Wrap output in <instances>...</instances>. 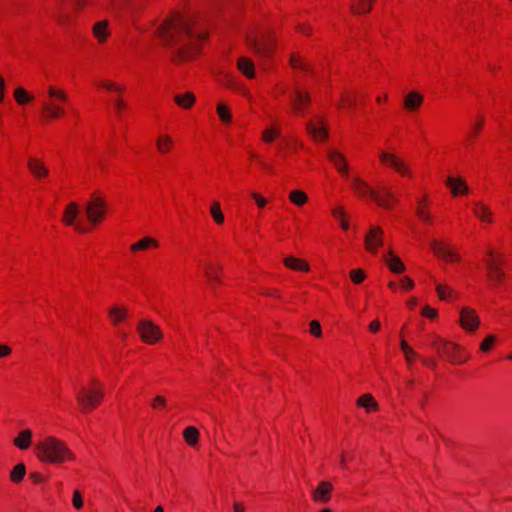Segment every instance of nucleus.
<instances>
[{
	"label": "nucleus",
	"instance_id": "1",
	"mask_svg": "<svg viewBox=\"0 0 512 512\" xmlns=\"http://www.w3.org/2000/svg\"><path fill=\"white\" fill-rule=\"evenodd\" d=\"M159 37L167 47H177L171 61L175 65L193 61L209 38V22L200 13L174 12L162 23Z\"/></svg>",
	"mask_w": 512,
	"mask_h": 512
},
{
	"label": "nucleus",
	"instance_id": "2",
	"mask_svg": "<svg viewBox=\"0 0 512 512\" xmlns=\"http://www.w3.org/2000/svg\"><path fill=\"white\" fill-rule=\"evenodd\" d=\"M34 452L37 459L45 464L62 465L76 460V455L68 445L55 436H47L39 441Z\"/></svg>",
	"mask_w": 512,
	"mask_h": 512
},
{
	"label": "nucleus",
	"instance_id": "3",
	"mask_svg": "<svg viewBox=\"0 0 512 512\" xmlns=\"http://www.w3.org/2000/svg\"><path fill=\"white\" fill-rule=\"evenodd\" d=\"M105 384L96 376L90 377L76 392L75 401L81 415L97 410L105 400Z\"/></svg>",
	"mask_w": 512,
	"mask_h": 512
},
{
	"label": "nucleus",
	"instance_id": "4",
	"mask_svg": "<svg viewBox=\"0 0 512 512\" xmlns=\"http://www.w3.org/2000/svg\"><path fill=\"white\" fill-rule=\"evenodd\" d=\"M48 96L50 101H44L40 112V121L44 124L52 123L54 120L62 118L65 114V108L62 104L68 102L67 93L56 86L48 87Z\"/></svg>",
	"mask_w": 512,
	"mask_h": 512
},
{
	"label": "nucleus",
	"instance_id": "5",
	"mask_svg": "<svg viewBox=\"0 0 512 512\" xmlns=\"http://www.w3.org/2000/svg\"><path fill=\"white\" fill-rule=\"evenodd\" d=\"M431 347L436 350L438 355L453 365H461L467 362L470 354L457 343L447 341L439 336H434Z\"/></svg>",
	"mask_w": 512,
	"mask_h": 512
},
{
	"label": "nucleus",
	"instance_id": "6",
	"mask_svg": "<svg viewBox=\"0 0 512 512\" xmlns=\"http://www.w3.org/2000/svg\"><path fill=\"white\" fill-rule=\"evenodd\" d=\"M246 45L262 57H270L276 49V36L271 30L250 32L246 36Z\"/></svg>",
	"mask_w": 512,
	"mask_h": 512
},
{
	"label": "nucleus",
	"instance_id": "7",
	"mask_svg": "<svg viewBox=\"0 0 512 512\" xmlns=\"http://www.w3.org/2000/svg\"><path fill=\"white\" fill-rule=\"evenodd\" d=\"M504 262V256L502 254H495L493 250H489L487 257L484 259L487 269V279L495 287L501 285L505 279L506 275L503 272Z\"/></svg>",
	"mask_w": 512,
	"mask_h": 512
},
{
	"label": "nucleus",
	"instance_id": "8",
	"mask_svg": "<svg viewBox=\"0 0 512 512\" xmlns=\"http://www.w3.org/2000/svg\"><path fill=\"white\" fill-rule=\"evenodd\" d=\"M96 85L107 92H114L116 94L113 99H109V102L113 104L116 117L121 118L123 112L128 110V104L123 98L126 86L112 80H100Z\"/></svg>",
	"mask_w": 512,
	"mask_h": 512
},
{
	"label": "nucleus",
	"instance_id": "9",
	"mask_svg": "<svg viewBox=\"0 0 512 512\" xmlns=\"http://www.w3.org/2000/svg\"><path fill=\"white\" fill-rule=\"evenodd\" d=\"M106 214L107 203L105 198L99 193H93L86 205L88 221L95 226L100 225L105 220Z\"/></svg>",
	"mask_w": 512,
	"mask_h": 512
},
{
	"label": "nucleus",
	"instance_id": "10",
	"mask_svg": "<svg viewBox=\"0 0 512 512\" xmlns=\"http://www.w3.org/2000/svg\"><path fill=\"white\" fill-rule=\"evenodd\" d=\"M136 331L141 341L148 345H154L163 339L160 327L149 319L140 320L136 325Z\"/></svg>",
	"mask_w": 512,
	"mask_h": 512
},
{
	"label": "nucleus",
	"instance_id": "11",
	"mask_svg": "<svg viewBox=\"0 0 512 512\" xmlns=\"http://www.w3.org/2000/svg\"><path fill=\"white\" fill-rule=\"evenodd\" d=\"M430 247L437 257L442 258L446 262H457L460 259L459 254L446 242L433 240L430 243Z\"/></svg>",
	"mask_w": 512,
	"mask_h": 512
},
{
	"label": "nucleus",
	"instance_id": "12",
	"mask_svg": "<svg viewBox=\"0 0 512 512\" xmlns=\"http://www.w3.org/2000/svg\"><path fill=\"white\" fill-rule=\"evenodd\" d=\"M371 198L379 205L386 209H391L397 202L396 197L385 186L373 187Z\"/></svg>",
	"mask_w": 512,
	"mask_h": 512
},
{
	"label": "nucleus",
	"instance_id": "13",
	"mask_svg": "<svg viewBox=\"0 0 512 512\" xmlns=\"http://www.w3.org/2000/svg\"><path fill=\"white\" fill-rule=\"evenodd\" d=\"M383 230L379 226L371 228L364 238V246L369 253H377L379 247L383 245Z\"/></svg>",
	"mask_w": 512,
	"mask_h": 512
},
{
	"label": "nucleus",
	"instance_id": "14",
	"mask_svg": "<svg viewBox=\"0 0 512 512\" xmlns=\"http://www.w3.org/2000/svg\"><path fill=\"white\" fill-rule=\"evenodd\" d=\"M461 327L467 332L476 331L480 325V319L476 311L470 307H463L459 319Z\"/></svg>",
	"mask_w": 512,
	"mask_h": 512
},
{
	"label": "nucleus",
	"instance_id": "15",
	"mask_svg": "<svg viewBox=\"0 0 512 512\" xmlns=\"http://www.w3.org/2000/svg\"><path fill=\"white\" fill-rule=\"evenodd\" d=\"M381 164L389 166L400 173L402 176L410 174L408 165L398 156L390 154L388 152H382L379 155Z\"/></svg>",
	"mask_w": 512,
	"mask_h": 512
},
{
	"label": "nucleus",
	"instance_id": "16",
	"mask_svg": "<svg viewBox=\"0 0 512 512\" xmlns=\"http://www.w3.org/2000/svg\"><path fill=\"white\" fill-rule=\"evenodd\" d=\"M307 133L317 142H323L328 138V131L324 125V120L315 116L306 127Z\"/></svg>",
	"mask_w": 512,
	"mask_h": 512
},
{
	"label": "nucleus",
	"instance_id": "17",
	"mask_svg": "<svg viewBox=\"0 0 512 512\" xmlns=\"http://www.w3.org/2000/svg\"><path fill=\"white\" fill-rule=\"evenodd\" d=\"M334 487L330 481H321L311 492V498L315 503L327 504L332 499Z\"/></svg>",
	"mask_w": 512,
	"mask_h": 512
},
{
	"label": "nucleus",
	"instance_id": "18",
	"mask_svg": "<svg viewBox=\"0 0 512 512\" xmlns=\"http://www.w3.org/2000/svg\"><path fill=\"white\" fill-rule=\"evenodd\" d=\"M295 97L292 100L291 107L295 114L302 115L310 106L311 99L307 91H303L296 87L294 90Z\"/></svg>",
	"mask_w": 512,
	"mask_h": 512
},
{
	"label": "nucleus",
	"instance_id": "19",
	"mask_svg": "<svg viewBox=\"0 0 512 512\" xmlns=\"http://www.w3.org/2000/svg\"><path fill=\"white\" fill-rule=\"evenodd\" d=\"M430 198L428 194L417 201L415 214L417 218L427 224H433V217L430 213Z\"/></svg>",
	"mask_w": 512,
	"mask_h": 512
},
{
	"label": "nucleus",
	"instance_id": "20",
	"mask_svg": "<svg viewBox=\"0 0 512 512\" xmlns=\"http://www.w3.org/2000/svg\"><path fill=\"white\" fill-rule=\"evenodd\" d=\"M92 34L100 45L105 44L111 36L109 21L100 20L94 23Z\"/></svg>",
	"mask_w": 512,
	"mask_h": 512
},
{
	"label": "nucleus",
	"instance_id": "21",
	"mask_svg": "<svg viewBox=\"0 0 512 512\" xmlns=\"http://www.w3.org/2000/svg\"><path fill=\"white\" fill-rule=\"evenodd\" d=\"M383 260L388 269L393 273L401 274L406 270L405 264L397 255L394 254L392 249L383 255Z\"/></svg>",
	"mask_w": 512,
	"mask_h": 512
},
{
	"label": "nucleus",
	"instance_id": "22",
	"mask_svg": "<svg viewBox=\"0 0 512 512\" xmlns=\"http://www.w3.org/2000/svg\"><path fill=\"white\" fill-rule=\"evenodd\" d=\"M485 124V118L482 115H478L476 117V121L473 123L471 130L467 133V135L464 138V145L465 146H472L479 135L481 134Z\"/></svg>",
	"mask_w": 512,
	"mask_h": 512
},
{
	"label": "nucleus",
	"instance_id": "23",
	"mask_svg": "<svg viewBox=\"0 0 512 512\" xmlns=\"http://www.w3.org/2000/svg\"><path fill=\"white\" fill-rule=\"evenodd\" d=\"M424 97L416 91H411L405 95L403 100L404 108L411 113L417 112L422 106Z\"/></svg>",
	"mask_w": 512,
	"mask_h": 512
},
{
	"label": "nucleus",
	"instance_id": "24",
	"mask_svg": "<svg viewBox=\"0 0 512 512\" xmlns=\"http://www.w3.org/2000/svg\"><path fill=\"white\" fill-rule=\"evenodd\" d=\"M328 160L331 164L337 169V171L344 177H347L349 174V167L345 156L338 152L332 151L328 154Z\"/></svg>",
	"mask_w": 512,
	"mask_h": 512
},
{
	"label": "nucleus",
	"instance_id": "25",
	"mask_svg": "<svg viewBox=\"0 0 512 512\" xmlns=\"http://www.w3.org/2000/svg\"><path fill=\"white\" fill-rule=\"evenodd\" d=\"M107 316L111 324L117 326L126 320L128 309L125 305H113L108 309Z\"/></svg>",
	"mask_w": 512,
	"mask_h": 512
},
{
	"label": "nucleus",
	"instance_id": "26",
	"mask_svg": "<svg viewBox=\"0 0 512 512\" xmlns=\"http://www.w3.org/2000/svg\"><path fill=\"white\" fill-rule=\"evenodd\" d=\"M28 169L36 180H41L48 176V169L43 161L38 158L30 157L27 163Z\"/></svg>",
	"mask_w": 512,
	"mask_h": 512
},
{
	"label": "nucleus",
	"instance_id": "27",
	"mask_svg": "<svg viewBox=\"0 0 512 512\" xmlns=\"http://www.w3.org/2000/svg\"><path fill=\"white\" fill-rule=\"evenodd\" d=\"M204 274L211 284H221L222 267L218 263H207L204 266Z\"/></svg>",
	"mask_w": 512,
	"mask_h": 512
},
{
	"label": "nucleus",
	"instance_id": "28",
	"mask_svg": "<svg viewBox=\"0 0 512 512\" xmlns=\"http://www.w3.org/2000/svg\"><path fill=\"white\" fill-rule=\"evenodd\" d=\"M157 248H159V241L155 238L147 236V237H144V238L140 239L139 241L133 243L130 246V251L132 253H137V252H146L148 250L157 249Z\"/></svg>",
	"mask_w": 512,
	"mask_h": 512
},
{
	"label": "nucleus",
	"instance_id": "29",
	"mask_svg": "<svg viewBox=\"0 0 512 512\" xmlns=\"http://www.w3.org/2000/svg\"><path fill=\"white\" fill-rule=\"evenodd\" d=\"M283 264L286 268L293 270V271H300V272H309L310 271V265L309 263L302 258H297L295 256H287L283 259Z\"/></svg>",
	"mask_w": 512,
	"mask_h": 512
},
{
	"label": "nucleus",
	"instance_id": "30",
	"mask_svg": "<svg viewBox=\"0 0 512 512\" xmlns=\"http://www.w3.org/2000/svg\"><path fill=\"white\" fill-rule=\"evenodd\" d=\"M446 185L450 188L451 193L454 197L468 194V186L466 182L461 178L448 177Z\"/></svg>",
	"mask_w": 512,
	"mask_h": 512
},
{
	"label": "nucleus",
	"instance_id": "31",
	"mask_svg": "<svg viewBox=\"0 0 512 512\" xmlns=\"http://www.w3.org/2000/svg\"><path fill=\"white\" fill-rule=\"evenodd\" d=\"M33 433L30 429L21 430L13 439V444L21 450H27L32 444Z\"/></svg>",
	"mask_w": 512,
	"mask_h": 512
},
{
	"label": "nucleus",
	"instance_id": "32",
	"mask_svg": "<svg viewBox=\"0 0 512 512\" xmlns=\"http://www.w3.org/2000/svg\"><path fill=\"white\" fill-rule=\"evenodd\" d=\"M237 68L247 78L253 79L255 77V65L248 57H239L237 60Z\"/></svg>",
	"mask_w": 512,
	"mask_h": 512
},
{
	"label": "nucleus",
	"instance_id": "33",
	"mask_svg": "<svg viewBox=\"0 0 512 512\" xmlns=\"http://www.w3.org/2000/svg\"><path fill=\"white\" fill-rule=\"evenodd\" d=\"M79 214V206L75 202H70L63 213L62 222L66 226H71L75 223V220Z\"/></svg>",
	"mask_w": 512,
	"mask_h": 512
},
{
	"label": "nucleus",
	"instance_id": "34",
	"mask_svg": "<svg viewBox=\"0 0 512 512\" xmlns=\"http://www.w3.org/2000/svg\"><path fill=\"white\" fill-rule=\"evenodd\" d=\"M196 97L193 92H185L176 94L174 96V102L183 109L189 110L195 104Z\"/></svg>",
	"mask_w": 512,
	"mask_h": 512
},
{
	"label": "nucleus",
	"instance_id": "35",
	"mask_svg": "<svg viewBox=\"0 0 512 512\" xmlns=\"http://www.w3.org/2000/svg\"><path fill=\"white\" fill-rule=\"evenodd\" d=\"M358 407L365 408L366 412H376L379 410V405L371 394H364L356 400Z\"/></svg>",
	"mask_w": 512,
	"mask_h": 512
},
{
	"label": "nucleus",
	"instance_id": "36",
	"mask_svg": "<svg viewBox=\"0 0 512 512\" xmlns=\"http://www.w3.org/2000/svg\"><path fill=\"white\" fill-rule=\"evenodd\" d=\"M352 189L361 197L372 196L373 188H371L368 183L361 178H354L352 180Z\"/></svg>",
	"mask_w": 512,
	"mask_h": 512
},
{
	"label": "nucleus",
	"instance_id": "37",
	"mask_svg": "<svg viewBox=\"0 0 512 512\" xmlns=\"http://www.w3.org/2000/svg\"><path fill=\"white\" fill-rule=\"evenodd\" d=\"M174 143L172 138L167 134L160 135L156 140L157 151L161 154H168L172 151Z\"/></svg>",
	"mask_w": 512,
	"mask_h": 512
},
{
	"label": "nucleus",
	"instance_id": "38",
	"mask_svg": "<svg viewBox=\"0 0 512 512\" xmlns=\"http://www.w3.org/2000/svg\"><path fill=\"white\" fill-rule=\"evenodd\" d=\"M183 438L187 445L195 447L199 443L200 432L195 426H188L183 430Z\"/></svg>",
	"mask_w": 512,
	"mask_h": 512
},
{
	"label": "nucleus",
	"instance_id": "39",
	"mask_svg": "<svg viewBox=\"0 0 512 512\" xmlns=\"http://www.w3.org/2000/svg\"><path fill=\"white\" fill-rule=\"evenodd\" d=\"M474 215L483 222L492 223V211L483 203H476L474 207Z\"/></svg>",
	"mask_w": 512,
	"mask_h": 512
},
{
	"label": "nucleus",
	"instance_id": "40",
	"mask_svg": "<svg viewBox=\"0 0 512 512\" xmlns=\"http://www.w3.org/2000/svg\"><path fill=\"white\" fill-rule=\"evenodd\" d=\"M375 0H356L350 6V9L355 14H365L371 11Z\"/></svg>",
	"mask_w": 512,
	"mask_h": 512
},
{
	"label": "nucleus",
	"instance_id": "41",
	"mask_svg": "<svg viewBox=\"0 0 512 512\" xmlns=\"http://www.w3.org/2000/svg\"><path fill=\"white\" fill-rule=\"evenodd\" d=\"M289 64L293 69H299L302 71H311V66L309 63L305 62V60L300 56V54L294 52L291 53L289 58Z\"/></svg>",
	"mask_w": 512,
	"mask_h": 512
},
{
	"label": "nucleus",
	"instance_id": "42",
	"mask_svg": "<svg viewBox=\"0 0 512 512\" xmlns=\"http://www.w3.org/2000/svg\"><path fill=\"white\" fill-rule=\"evenodd\" d=\"M332 216L337 219L340 223V226L343 230L349 229V219L347 218L345 209L343 206L339 205L332 209Z\"/></svg>",
	"mask_w": 512,
	"mask_h": 512
},
{
	"label": "nucleus",
	"instance_id": "43",
	"mask_svg": "<svg viewBox=\"0 0 512 512\" xmlns=\"http://www.w3.org/2000/svg\"><path fill=\"white\" fill-rule=\"evenodd\" d=\"M13 96H14V99L15 101L19 104V105H26L30 102L33 101L34 99V96L32 94H30L25 88L23 87H18L14 90V93H13Z\"/></svg>",
	"mask_w": 512,
	"mask_h": 512
},
{
	"label": "nucleus",
	"instance_id": "44",
	"mask_svg": "<svg viewBox=\"0 0 512 512\" xmlns=\"http://www.w3.org/2000/svg\"><path fill=\"white\" fill-rule=\"evenodd\" d=\"M210 215L217 225H222L225 221V216L221 210L219 201H213L210 205Z\"/></svg>",
	"mask_w": 512,
	"mask_h": 512
},
{
	"label": "nucleus",
	"instance_id": "45",
	"mask_svg": "<svg viewBox=\"0 0 512 512\" xmlns=\"http://www.w3.org/2000/svg\"><path fill=\"white\" fill-rule=\"evenodd\" d=\"M26 474V466L24 463H18L13 467L10 472V481L13 483H20Z\"/></svg>",
	"mask_w": 512,
	"mask_h": 512
},
{
	"label": "nucleus",
	"instance_id": "46",
	"mask_svg": "<svg viewBox=\"0 0 512 512\" xmlns=\"http://www.w3.org/2000/svg\"><path fill=\"white\" fill-rule=\"evenodd\" d=\"M288 198L293 204L299 207L305 205L308 202V195L302 190H292L289 193Z\"/></svg>",
	"mask_w": 512,
	"mask_h": 512
},
{
	"label": "nucleus",
	"instance_id": "47",
	"mask_svg": "<svg viewBox=\"0 0 512 512\" xmlns=\"http://www.w3.org/2000/svg\"><path fill=\"white\" fill-rule=\"evenodd\" d=\"M216 110H217V114H218L219 119L223 123H225V124L231 123V121H232V113H231V110H230L229 106H227L224 103H218Z\"/></svg>",
	"mask_w": 512,
	"mask_h": 512
},
{
	"label": "nucleus",
	"instance_id": "48",
	"mask_svg": "<svg viewBox=\"0 0 512 512\" xmlns=\"http://www.w3.org/2000/svg\"><path fill=\"white\" fill-rule=\"evenodd\" d=\"M357 104L356 96L351 93L344 91L341 94L338 108H352Z\"/></svg>",
	"mask_w": 512,
	"mask_h": 512
},
{
	"label": "nucleus",
	"instance_id": "49",
	"mask_svg": "<svg viewBox=\"0 0 512 512\" xmlns=\"http://www.w3.org/2000/svg\"><path fill=\"white\" fill-rule=\"evenodd\" d=\"M281 135V129L279 127L266 128L262 133V141L264 143H272Z\"/></svg>",
	"mask_w": 512,
	"mask_h": 512
},
{
	"label": "nucleus",
	"instance_id": "50",
	"mask_svg": "<svg viewBox=\"0 0 512 512\" xmlns=\"http://www.w3.org/2000/svg\"><path fill=\"white\" fill-rule=\"evenodd\" d=\"M498 340L497 335L490 334L487 335L483 341L480 343V351L483 353H489L494 348L496 342Z\"/></svg>",
	"mask_w": 512,
	"mask_h": 512
},
{
	"label": "nucleus",
	"instance_id": "51",
	"mask_svg": "<svg viewBox=\"0 0 512 512\" xmlns=\"http://www.w3.org/2000/svg\"><path fill=\"white\" fill-rule=\"evenodd\" d=\"M400 346H401L402 352L405 355V359H406L407 363L409 365L412 364L413 359L417 356V353L413 350V348L411 346H409V344L404 339L401 340Z\"/></svg>",
	"mask_w": 512,
	"mask_h": 512
},
{
	"label": "nucleus",
	"instance_id": "52",
	"mask_svg": "<svg viewBox=\"0 0 512 512\" xmlns=\"http://www.w3.org/2000/svg\"><path fill=\"white\" fill-rule=\"evenodd\" d=\"M150 406L154 410L162 411L167 407V399L162 395H157L152 398Z\"/></svg>",
	"mask_w": 512,
	"mask_h": 512
},
{
	"label": "nucleus",
	"instance_id": "53",
	"mask_svg": "<svg viewBox=\"0 0 512 512\" xmlns=\"http://www.w3.org/2000/svg\"><path fill=\"white\" fill-rule=\"evenodd\" d=\"M349 277L354 284H361L366 279V273L363 269L357 268L349 272Z\"/></svg>",
	"mask_w": 512,
	"mask_h": 512
},
{
	"label": "nucleus",
	"instance_id": "54",
	"mask_svg": "<svg viewBox=\"0 0 512 512\" xmlns=\"http://www.w3.org/2000/svg\"><path fill=\"white\" fill-rule=\"evenodd\" d=\"M285 146L288 150L296 152L303 148V143L296 138L290 137L285 139Z\"/></svg>",
	"mask_w": 512,
	"mask_h": 512
},
{
	"label": "nucleus",
	"instance_id": "55",
	"mask_svg": "<svg viewBox=\"0 0 512 512\" xmlns=\"http://www.w3.org/2000/svg\"><path fill=\"white\" fill-rule=\"evenodd\" d=\"M436 292L441 300H447L451 296L452 289L449 286L438 284Z\"/></svg>",
	"mask_w": 512,
	"mask_h": 512
},
{
	"label": "nucleus",
	"instance_id": "56",
	"mask_svg": "<svg viewBox=\"0 0 512 512\" xmlns=\"http://www.w3.org/2000/svg\"><path fill=\"white\" fill-rule=\"evenodd\" d=\"M259 294L265 297H272L278 300L281 299L280 291L276 288H261Z\"/></svg>",
	"mask_w": 512,
	"mask_h": 512
},
{
	"label": "nucleus",
	"instance_id": "57",
	"mask_svg": "<svg viewBox=\"0 0 512 512\" xmlns=\"http://www.w3.org/2000/svg\"><path fill=\"white\" fill-rule=\"evenodd\" d=\"M309 328H310V333L316 337V338H321L322 337V328H321V324L318 320H312L310 323H309Z\"/></svg>",
	"mask_w": 512,
	"mask_h": 512
},
{
	"label": "nucleus",
	"instance_id": "58",
	"mask_svg": "<svg viewBox=\"0 0 512 512\" xmlns=\"http://www.w3.org/2000/svg\"><path fill=\"white\" fill-rule=\"evenodd\" d=\"M421 315L423 317H426V318H429L431 320H434L437 318L438 316V312L435 308H432L431 306L429 305H425L423 308H422V311H421Z\"/></svg>",
	"mask_w": 512,
	"mask_h": 512
},
{
	"label": "nucleus",
	"instance_id": "59",
	"mask_svg": "<svg viewBox=\"0 0 512 512\" xmlns=\"http://www.w3.org/2000/svg\"><path fill=\"white\" fill-rule=\"evenodd\" d=\"M72 503L75 509L80 510L83 508L84 502L79 490H75L72 496Z\"/></svg>",
	"mask_w": 512,
	"mask_h": 512
},
{
	"label": "nucleus",
	"instance_id": "60",
	"mask_svg": "<svg viewBox=\"0 0 512 512\" xmlns=\"http://www.w3.org/2000/svg\"><path fill=\"white\" fill-rule=\"evenodd\" d=\"M29 479L35 485L41 484L47 481V478L43 476L40 472H30Z\"/></svg>",
	"mask_w": 512,
	"mask_h": 512
},
{
	"label": "nucleus",
	"instance_id": "61",
	"mask_svg": "<svg viewBox=\"0 0 512 512\" xmlns=\"http://www.w3.org/2000/svg\"><path fill=\"white\" fill-rule=\"evenodd\" d=\"M400 285H401L403 290L410 291V290H412L414 288L415 283H414V281L410 277L404 276L400 280Z\"/></svg>",
	"mask_w": 512,
	"mask_h": 512
},
{
	"label": "nucleus",
	"instance_id": "62",
	"mask_svg": "<svg viewBox=\"0 0 512 512\" xmlns=\"http://www.w3.org/2000/svg\"><path fill=\"white\" fill-rule=\"evenodd\" d=\"M251 196L254 199L256 205L258 206V208L262 209V208H264L266 206L267 200L260 193L252 192Z\"/></svg>",
	"mask_w": 512,
	"mask_h": 512
},
{
	"label": "nucleus",
	"instance_id": "63",
	"mask_svg": "<svg viewBox=\"0 0 512 512\" xmlns=\"http://www.w3.org/2000/svg\"><path fill=\"white\" fill-rule=\"evenodd\" d=\"M296 30L305 36H311L312 34V28L308 23H302L297 25Z\"/></svg>",
	"mask_w": 512,
	"mask_h": 512
},
{
	"label": "nucleus",
	"instance_id": "64",
	"mask_svg": "<svg viewBox=\"0 0 512 512\" xmlns=\"http://www.w3.org/2000/svg\"><path fill=\"white\" fill-rule=\"evenodd\" d=\"M12 354V348L7 344H0V358L9 357Z\"/></svg>",
	"mask_w": 512,
	"mask_h": 512
}]
</instances>
